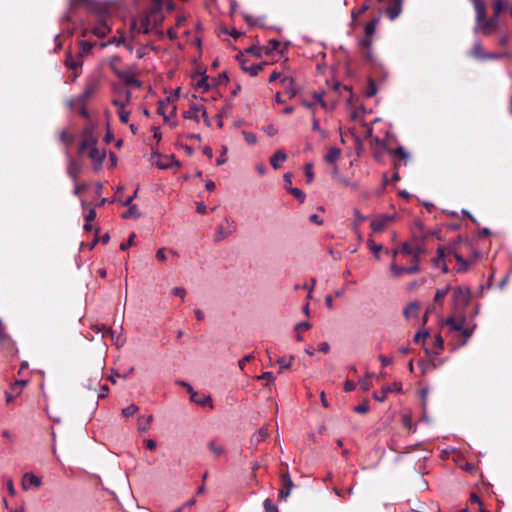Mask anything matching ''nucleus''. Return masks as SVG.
Masks as SVG:
<instances>
[{
	"instance_id": "obj_2",
	"label": "nucleus",
	"mask_w": 512,
	"mask_h": 512,
	"mask_svg": "<svg viewBox=\"0 0 512 512\" xmlns=\"http://www.w3.org/2000/svg\"><path fill=\"white\" fill-rule=\"evenodd\" d=\"M471 291L467 287L457 286L453 288L452 300L455 314H463L465 308L470 303Z\"/></svg>"
},
{
	"instance_id": "obj_58",
	"label": "nucleus",
	"mask_w": 512,
	"mask_h": 512,
	"mask_svg": "<svg viewBox=\"0 0 512 512\" xmlns=\"http://www.w3.org/2000/svg\"><path fill=\"white\" fill-rule=\"evenodd\" d=\"M265 512H278L277 507L272 503L270 499L264 501Z\"/></svg>"
},
{
	"instance_id": "obj_18",
	"label": "nucleus",
	"mask_w": 512,
	"mask_h": 512,
	"mask_svg": "<svg viewBox=\"0 0 512 512\" xmlns=\"http://www.w3.org/2000/svg\"><path fill=\"white\" fill-rule=\"evenodd\" d=\"M30 485L39 487L41 485V479L32 473H25L23 476L22 487L24 490H28Z\"/></svg>"
},
{
	"instance_id": "obj_9",
	"label": "nucleus",
	"mask_w": 512,
	"mask_h": 512,
	"mask_svg": "<svg viewBox=\"0 0 512 512\" xmlns=\"http://www.w3.org/2000/svg\"><path fill=\"white\" fill-rule=\"evenodd\" d=\"M281 482H282V488L279 490L278 497L280 499H285L290 495L291 490L294 487V483L291 480V477L288 472L282 473Z\"/></svg>"
},
{
	"instance_id": "obj_22",
	"label": "nucleus",
	"mask_w": 512,
	"mask_h": 512,
	"mask_svg": "<svg viewBox=\"0 0 512 512\" xmlns=\"http://www.w3.org/2000/svg\"><path fill=\"white\" fill-rule=\"evenodd\" d=\"M202 109V105H198L196 103H191L189 106V109L183 113L184 118L191 119L195 121H199L198 114L200 113V110Z\"/></svg>"
},
{
	"instance_id": "obj_52",
	"label": "nucleus",
	"mask_w": 512,
	"mask_h": 512,
	"mask_svg": "<svg viewBox=\"0 0 512 512\" xmlns=\"http://www.w3.org/2000/svg\"><path fill=\"white\" fill-rule=\"evenodd\" d=\"M256 379L267 381L266 385H268L269 383H273L275 381V377L272 372H264L260 376H257Z\"/></svg>"
},
{
	"instance_id": "obj_54",
	"label": "nucleus",
	"mask_w": 512,
	"mask_h": 512,
	"mask_svg": "<svg viewBox=\"0 0 512 512\" xmlns=\"http://www.w3.org/2000/svg\"><path fill=\"white\" fill-rule=\"evenodd\" d=\"M247 53L253 54L256 57L260 58L264 53V47H250L246 50Z\"/></svg>"
},
{
	"instance_id": "obj_60",
	"label": "nucleus",
	"mask_w": 512,
	"mask_h": 512,
	"mask_svg": "<svg viewBox=\"0 0 512 512\" xmlns=\"http://www.w3.org/2000/svg\"><path fill=\"white\" fill-rule=\"evenodd\" d=\"M252 359H254V355L253 354H249V355H246L244 356L241 360H239L238 362V366L239 368L243 371L244 368H245V365L247 364V362L251 361Z\"/></svg>"
},
{
	"instance_id": "obj_15",
	"label": "nucleus",
	"mask_w": 512,
	"mask_h": 512,
	"mask_svg": "<svg viewBox=\"0 0 512 512\" xmlns=\"http://www.w3.org/2000/svg\"><path fill=\"white\" fill-rule=\"evenodd\" d=\"M89 158L92 159V161L95 164V169H99L102 166V163L105 159V153L100 152L99 149L96 147H92L87 150Z\"/></svg>"
},
{
	"instance_id": "obj_51",
	"label": "nucleus",
	"mask_w": 512,
	"mask_h": 512,
	"mask_svg": "<svg viewBox=\"0 0 512 512\" xmlns=\"http://www.w3.org/2000/svg\"><path fill=\"white\" fill-rule=\"evenodd\" d=\"M135 238H136L135 233H132V234L129 236V238H128V240H127L126 242H122V243L120 244V249H121V250H123V251H125V250H127L129 247L133 246V245H134V240H135Z\"/></svg>"
},
{
	"instance_id": "obj_5",
	"label": "nucleus",
	"mask_w": 512,
	"mask_h": 512,
	"mask_svg": "<svg viewBox=\"0 0 512 512\" xmlns=\"http://www.w3.org/2000/svg\"><path fill=\"white\" fill-rule=\"evenodd\" d=\"M158 11L151 10L148 14L141 16L138 20L131 22V30L137 29L139 33L148 34L152 30V17H157Z\"/></svg>"
},
{
	"instance_id": "obj_24",
	"label": "nucleus",
	"mask_w": 512,
	"mask_h": 512,
	"mask_svg": "<svg viewBox=\"0 0 512 512\" xmlns=\"http://www.w3.org/2000/svg\"><path fill=\"white\" fill-rule=\"evenodd\" d=\"M287 159V155L283 150H277L270 158V164L274 169L280 168V162H284Z\"/></svg>"
},
{
	"instance_id": "obj_56",
	"label": "nucleus",
	"mask_w": 512,
	"mask_h": 512,
	"mask_svg": "<svg viewBox=\"0 0 512 512\" xmlns=\"http://www.w3.org/2000/svg\"><path fill=\"white\" fill-rule=\"evenodd\" d=\"M118 115H119L120 121L122 123H125V124L128 123L129 116H130V111L125 110V108L119 109L118 110Z\"/></svg>"
},
{
	"instance_id": "obj_12",
	"label": "nucleus",
	"mask_w": 512,
	"mask_h": 512,
	"mask_svg": "<svg viewBox=\"0 0 512 512\" xmlns=\"http://www.w3.org/2000/svg\"><path fill=\"white\" fill-rule=\"evenodd\" d=\"M392 220H393V216L386 215V214L380 215L371 221V229L374 232H381L386 228L388 223H390Z\"/></svg>"
},
{
	"instance_id": "obj_21",
	"label": "nucleus",
	"mask_w": 512,
	"mask_h": 512,
	"mask_svg": "<svg viewBox=\"0 0 512 512\" xmlns=\"http://www.w3.org/2000/svg\"><path fill=\"white\" fill-rule=\"evenodd\" d=\"M360 46L363 49L362 55L367 60H372V52H371V46H372V37L370 36H364V38L360 41Z\"/></svg>"
},
{
	"instance_id": "obj_28",
	"label": "nucleus",
	"mask_w": 512,
	"mask_h": 512,
	"mask_svg": "<svg viewBox=\"0 0 512 512\" xmlns=\"http://www.w3.org/2000/svg\"><path fill=\"white\" fill-rule=\"evenodd\" d=\"M153 421L152 415H143L138 419V430L147 431Z\"/></svg>"
},
{
	"instance_id": "obj_20",
	"label": "nucleus",
	"mask_w": 512,
	"mask_h": 512,
	"mask_svg": "<svg viewBox=\"0 0 512 512\" xmlns=\"http://www.w3.org/2000/svg\"><path fill=\"white\" fill-rule=\"evenodd\" d=\"M451 257L454 258L457 261V267L455 268L458 273H463L467 271L468 267L470 266L471 262L464 259L461 255H459L454 249L451 254Z\"/></svg>"
},
{
	"instance_id": "obj_36",
	"label": "nucleus",
	"mask_w": 512,
	"mask_h": 512,
	"mask_svg": "<svg viewBox=\"0 0 512 512\" xmlns=\"http://www.w3.org/2000/svg\"><path fill=\"white\" fill-rule=\"evenodd\" d=\"M80 170V165L75 161H71L68 167V175L75 180L78 177Z\"/></svg>"
},
{
	"instance_id": "obj_37",
	"label": "nucleus",
	"mask_w": 512,
	"mask_h": 512,
	"mask_svg": "<svg viewBox=\"0 0 512 512\" xmlns=\"http://www.w3.org/2000/svg\"><path fill=\"white\" fill-rule=\"evenodd\" d=\"M280 41L276 39H271L266 46H264V54H270L273 51H277L280 47Z\"/></svg>"
},
{
	"instance_id": "obj_7",
	"label": "nucleus",
	"mask_w": 512,
	"mask_h": 512,
	"mask_svg": "<svg viewBox=\"0 0 512 512\" xmlns=\"http://www.w3.org/2000/svg\"><path fill=\"white\" fill-rule=\"evenodd\" d=\"M97 138L93 135L90 130H86L83 135V140L79 146V154H84L92 147L97 146Z\"/></svg>"
},
{
	"instance_id": "obj_13",
	"label": "nucleus",
	"mask_w": 512,
	"mask_h": 512,
	"mask_svg": "<svg viewBox=\"0 0 512 512\" xmlns=\"http://www.w3.org/2000/svg\"><path fill=\"white\" fill-rule=\"evenodd\" d=\"M236 59L239 61V63L241 64V68L243 71L249 73L251 76H256L258 75V73L263 70V67L266 65V62H262V63H258V64H253L249 67H244V53H239L237 56H236Z\"/></svg>"
},
{
	"instance_id": "obj_62",
	"label": "nucleus",
	"mask_w": 512,
	"mask_h": 512,
	"mask_svg": "<svg viewBox=\"0 0 512 512\" xmlns=\"http://www.w3.org/2000/svg\"><path fill=\"white\" fill-rule=\"evenodd\" d=\"M413 248H414V253H413L414 260H415V262H419V257L421 254H423L425 252V249H424V247H422L420 245H416Z\"/></svg>"
},
{
	"instance_id": "obj_55",
	"label": "nucleus",
	"mask_w": 512,
	"mask_h": 512,
	"mask_svg": "<svg viewBox=\"0 0 512 512\" xmlns=\"http://www.w3.org/2000/svg\"><path fill=\"white\" fill-rule=\"evenodd\" d=\"M369 249L375 254L376 257H379V252L382 250V245H377L373 240L368 241Z\"/></svg>"
},
{
	"instance_id": "obj_42",
	"label": "nucleus",
	"mask_w": 512,
	"mask_h": 512,
	"mask_svg": "<svg viewBox=\"0 0 512 512\" xmlns=\"http://www.w3.org/2000/svg\"><path fill=\"white\" fill-rule=\"evenodd\" d=\"M392 273L396 276V277H401L403 274H407V268L406 267H403V266H399L397 265L395 262H393L391 264V267H390Z\"/></svg>"
},
{
	"instance_id": "obj_40",
	"label": "nucleus",
	"mask_w": 512,
	"mask_h": 512,
	"mask_svg": "<svg viewBox=\"0 0 512 512\" xmlns=\"http://www.w3.org/2000/svg\"><path fill=\"white\" fill-rule=\"evenodd\" d=\"M95 330L97 332H102V336L104 338L109 336L113 340L115 332L111 328H107L105 325H95Z\"/></svg>"
},
{
	"instance_id": "obj_30",
	"label": "nucleus",
	"mask_w": 512,
	"mask_h": 512,
	"mask_svg": "<svg viewBox=\"0 0 512 512\" xmlns=\"http://www.w3.org/2000/svg\"><path fill=\"white\" fill-rule=\"evenodd\" d=\"M492 7L493 16L498 19L500 14L507 8V3L504 0H494Z\"/></svg>"
},
{
	"instance_id": "obj_32",
	"label": "nucleus",
	"mask_w": 512,
	"mask_h": 512,
	"mask_svg": "<svg viewBox=\"0 0 512 512\" xmlns=\"http://www.w3.org/2000/svg\"><path fill=\"white\" fill-rule=\"evenodd\" d=\"M418 310L419 304L417 302H412L404 309V316L407 319L411 317H417Z\"/></svg>"
},
{
	"instance_id": "obj_44",
	"label": "nucleus",
	"mask_w": 512,
	"mask_h": 512,
	"mask_svg": "<svg viewBox=\"0 0 512 512\" xmlns=\"http://www.w3.org/2000/svg\"><path fill=\"white\" fill-rule=\"evenodd\" d=\"M60 140L66 145L70 146L74 141V136L68 131H62L60 133Z\"/></svg>"
},
{
	"instance_id": "obj_63",
	"label": "nucleus",
	"mask_w": 512,
	"mask_h": 512,
	"mask_svg": "<svg viewBox=\"0 0 512 512\" xmlns=\"http://www.w3.org/2000/svg\"><path fill=\"white\" fill-rule=\"evenodd\" d=\"M470 501H471V504L476 503V504H478L480 506V508H479L480 512H485L484 509L482 508L481 499L479 498V496L476 493H472L471 494Z\"/></svg>"
},
{
	"instance_id": "obj_48",
	"label": "nucleus",
	"mask_w": 512,
	"mask_h": 512,
	"mask_svg": "<svg viewBox=\"0 0 512 512\" xmlns=\"http://www.w3.org/2000/svg\"><path fill=\"white\" fill-rule=\"evenodd\" d=\"M243 136H244V139L245 141L250 144V145H254L256 144L257 142V137L254 133L252 132H249V131H243L242 132Z\"/></svg>"
},
{
	"instance_id": "obj_1",
	"label": "nucleus",
	"mask_w": 512,
	"mask_h": 512,
	"mask_svg": "<svg viewBox=\"0 0 512 512\" xmlns=\"http://www.w3.org/2000/svg\"><path fill=\"white\" fill-rule=\"evenodd\" d=\"M472 2L475 9L474 32H480L485 36L496 32L499 27V20L494 16L487 18L484 0H472Z\"/></svg>"
},
{
	"instance_id": "obj_34",
	"label": "nucleus",
	"mask_w": 512,
	"mask_h": 512,
	"mask_svg": "<svg viewBox=\"0 0 512 512\" xmlns=\"http://www.w3.org/2000/svg\"><path fill=\"white\" fill-rule=\"evenodd\" d=\"M379 23V19L378 18H374L372 19L371 21H369L366 26H365V35L366 36H370V37H373L375 31H376V27Z\"/></svg>"
},
{
	"instance_id": "obj_23",
	"label": "nucleus",
	"mask_w": 512,
	"mask_h": 512,
	"mask_svg": "<svg viewBox=\"0 0 512 512\" xmlns=\"http://www.w3.org/2000/svg\"><path fill=\"white\" fill-rule=\"evenodd\" d=\"M190 400L191 402L197 404V405H200V406H205V405H211V397L210 396H206V395H200L198 394L196 391H194L193 393L190 394Z\"/></svg>"
},
{
	"instance_id": "obj_47",
	"label": "nucleus",
	"mask_w": 512,
	"mask_h": 512,
	"mask_svg": "<svg viewBox=\"0 0 512 512\" xmlns=\"http://www.w3.org/2000/svg\"><path fill=\"white\" fill-rule=\"evenodd\" d=\"M138 410H139V408L137 405L131 404L122 410V414L125 417H130V416L134 415Z\"/></svg>"
},
{
	"instance_id": "obj_38",
	"label": "nucleus",
	"mask_w": 512,
	"mask_h": 512,
	"mask_svg": "<svg viewBox=\"0 0 512 512\" xmlns=\"http://www.w3.org/2000/svg\"><path fill=\"white\" fill-rule=\"evenodd\" d=\"M208 448L210 449V451L213 452V454L216 457L221 456L225 452V448L223 446H221V445H217L214 441H210L208 443Z\"/></svg>"
},
{
	"instance_id": "obj_46",
	"label": "nucleus",
	"mask_w": 512,
	"mask_h": 512,
	"mask_svg": "<svg viewBox=\"0 0 512 512\" xmlns=\"http://www.w3.org/2000/svg\"><path fill=\"white\" fill-rule=\"evenodd\" d=\"M93 48V44L91 42H88V41H82L80 43V52L79 54H81V57L84 55V54H87L89 53Z\"/></svg>"
},
{
	"instance_id": "obj_8",
	"label": "nucleus",
	"mask_w": 512,
	"mask_h": 512,
	"mask_svg": "<svg viewBox=\"0 0 512 512\" xmlns=\"http://www.w3.org/2000/svg\"><path fill=\"white\" fill-rule=\"evenodd\" d=\"M115 75L121 79L126 86L141 87L142 83L135 78L130 70H115Z\"/></svg>"
},
{
	"instance_id": "obj_27",
	"label": "nucleus",
	"mask_w": 512,
	"mask_h": 512,
	"mask_svg": "<svg viewBox=\"0 0 512 512\" xmlns=\"http://www.w3.org/2000/svg\"><path fill=\"white\" fill-rule=\"evenodd\" d=\"M393 390H395V391H398V392H399V391H401V387H400V386H398V385H396V384H395L393 387H392V386H386V387H383V388L381 389L380 394L374 393L373 397H374V399H376L377 401H379V402H383V401L386 399L387 394H388L389 392L393 391Z\"/></svg>"
},
{
	"instance_id": "obj_50",
	"label": "nucleus",
	"mask_w": 512,
	"mask_h": 512,
	"mask_svg": "<svg viewBox=\"0 0 512 512\" xmlns=\"http://www.w3.org/2000/svg\"><path fill=\"white\" fill-rule=\"evenodd\" d=\"M376 93H377L376 84L374 83L373 80H370L367 90H366V93H365L366 97H368V98L373 97L376 95Z\"/></svg>"
},
{
	"instance_id": "obj_10",
	"label": "nucleus",
	"mask_w": 512,
	"mask_h": 512,
	"mask_svg": "<svg viewBox=\"0 0 512 512\" xmlns=\"http://www.w3.org/2000/svg\"><path fill=\"white\" fill-rule=\"evenodd\" d=\"M155 163L160 169H168V168H173V167H176L178 169L181 165L180 162L175 158L174 155H171V156L158 155V158Z\"/></svg>"
},
{
	"instance_id": "obj_39",
	"label": "nucleus",
	"mask_w": 512,
	"mask_h": 512,
	"mask_svg": "<svg viewBox=\"0 0 512 512\" xmlns=\"http://www.w3.org/2000/svg\"><path fill=\"white\" fill-rule=\"evenodd\" d=\"M128 207H129V209L122 215L123 218H138V217H140V212L136 205L131 204Z\"/></svg>"
},
{
	"instance_id": "obj_19",
	"label": "nucleus",
	"mask_w": 512,
	"mask_h": 512,
	"mask_svg": "<svg viewBox=\"0 0 512 512\" xmlns=\"http://www.w3.org/2000/svg\"><path fill=\"white\" fill-rule=\"evenodd\" d=\"M83 64L81 54L74 57L70 52L66 54L65 66L69 69L75 70Z\"/></svg>"
},
{
	"instance_id": "obj_33",
	"label": "nucleus",
	"mask_w": 512,
	"mask_h": 512,
	"mask_svg": "<svg viewBox=\"0 0 512 512\" xmlns=\"http://www.w3.org/2000/svg\"><path fill=\"white\" fill-rule=\"evenodd\" d=\"M470 55L476 59L483 60L485 51L479 42H476L470 52Z\"/></svg>"
},
{
	"instance_id": "obj_3",
	"label": "nucleus",
	"mask_w": 512,
	"mask_h": 512,
	"mask_svg": "<svg viewBox=\"0 0 512 512\" xmlns=\"http://www.w3.org/2000/svg\"><path fill=\"white\" fill-rule=\"evenodd\" d=\"M237 230V224L236 222L229 218L225 217L224 220L218 225L215 235H214V241L220 242L224 239H226L228 236L235 233Z\"/></svg>"
},
{
	"instance_id": "obj_29",
	"label": "nucleus",
	"mask_w": 512,
	"mask_h": 512,
	"mask_svg": "<svg viewBox=\"0 0 512 512\" xmlns=\"http://www.w3.org/2000/svg\"><path fill=\"white\" fill-rule=\"evenodd\" d=\"M268 437V431L266 428H260L256 433H254L251 437V443L258 445L262 441H264Z\"/></svg>"
},
{
	"instance_id": "obj_41",
	"label": "nucleus",
	"mask_w": 512,
	"mask_h": 512,
	"mask_svg": "<svg viewBox=\"0 0 512 512\" xmlns=\"http://www.w3.org/2000/svg\"><path fill=\"white\" fill-rule=\"evenodd\" d=\"M294 361V357L293 356H290V357H282L280 358L277 362L280 366V372H282L283 369H287L289 368L292 363Z\"/></svg>"
},
{
	"instance_id": "obj_49",
	"label": "nucleus",
	"mask_w": 512,
	"mask_h": 512,
	"mask_svg": "<svg viewBox=\"0 0 512 512\" xmlns=\"http://www.w3.org/2000/svg\"><path fill=\"white\" fill-rule=\"evenodd\" d=\"M399 249H400L401 254L406 255V256H408V255L413 256L414 248L409 243H403Z\"/></svg>"
},
{
	"instance_id": "obj_16",
	"label": "nucleus",
	"mask_w": 512,
	"mask_h": 512,
	"mask_svg": "<svg viewBox=\"0 0 512 512\" xmlns=\"http://www.w3.org/2000/svg\"><path fill=\"white\" fill-rule=\"evenodd\" d=\"M100 85V80L98 78H89L85 84L84 92L92 98L99 91Z\"/></svg>"
},
{
	"instance_id": "obj_57",
	"label": "nucleus",
	"mask_w": 512,
	"mask_h": 512,
	"mask_svg": "<svg viewBox=\"0 0 512 512\" xmlns=\"http://www.w3.org/2000/svg\"><path fill=\"white\" fill-rule=\"evenodd\" d=\"M312 168H313V165L311 163H307L305 165V175H306L307 181L309 183L312 182L314 179V174L312 172Z\"/></svg>"
},
{
	"instance_id": "obj_25",
	"label": "nucleus",
	"mask_w": 512,
	"mask_h": 512,
	"mask_svg": "<svg viewBox=\"0 0 512 512\" xmlns=\"http://www.w3.org/2000/svg\"><path fill=\"white\" fill-rule=\"evenodd\" d=\"M90 96L86 95L83 91L80 95L75 98H71L68 100V105L70 108H76L77 106L84 105L86 106L87 102L90 100Z\"/></svg>"
},
{
	"instance_id": "obj_26",
	"label": "nucleus",
	"mask_w": 512,
	"mask_h": 512,
	"mask_svg": "<svg viewBox=\"0 0 512 512\" xmlns=\"http://www.w3.org/2000/svg\"><path fill=\"white\" fill-rule=\"evenodd\" d=\"M71 8H75L80 4H83L86 6V8L90 11H96L98 7H100L99 4L93 2L92 0H69Z\"/></svg>"
},
{
	"instance_id": "obj_59",
	"label": "nucleus",
	"mask_w": 512,
	"mask_h": 512,
	"mask_svg": "<svg viewBox=\"0 0 512 512\" xmlns=\"http://www.w3.org/2000/svg\"><path fill=\"white\" fill-rule=\"evenodd\" d=\"M171 293L175 296L180 297L182 300H184L186 296V290L182 287H175L171 290Z\"/></svg>"
},
{
	"instance_id": "obj_11",
	"label": "nucleus",
	"mask_w": 512,
	"mask_h": 512,
	"mask_svg": "<svg viewBox=\"0 0 512 512\" xmlns=\"http://www.w3.org/2000/svg\"><path fill=\"white\" fill-rule=\"evenodd\" d=\"M388 153L390 155H392L393 157L397 158L399 161V162L395 161V163H394V168L396 170H398L400 168L402 161L406 165V163L408 162V160L410 158L409 154L405 151V149L402 146H399L396 149L390 148V149H388Z\"/></svg>"
},
{
	"instance_id": "obj_14",
	"label": "nucleus",
	"mask_w": 512,
	"mask_h": 512,
	"mask_svg": "<svg viewBox=\"0 0 512 512\" xmlns=\"http://www.w3.org/2000/svg\"><path fill=\"white\" fill-rule=\"evenodd\" d=\"M403 0H389L387 15L391 20L396 19L402 12Z\"/></svg>"
},
{
	"instance_id": "obj_35",
	"label": "nucleus",
	"mask_w": 512,
	"mask_h": 512,
	"mask_svg": "<svg viewBox=\"0 0 512 512\" xmlns=\"http://www.w3.org/2000/svg\"><path fill=\"white\" fill-rule=\"evenodd\" d=\"M449 290H450V286L449 285L446 286L443 289H438L436 291V293H435V296H434L435 303L442 305L443 301H444V298L448 294Z\"/></svg>"
},
{
	"instance_id": "obj_17",
	"label": "nucleus",
	"mask_w": 512,
	"mask_h": 512,
	"mask_svg": "<svg viewBox=\"0 0 512 512\" xmlns=\"http://www.w3.org/2000/svg\"><path fill=\"white\" fill-rule=\"evenodd\" d=\"M458 315L460 317L459 321H456V319L453 316H451L446 319L445 325L448 326L451 330L461 332L462 329L464 328L466 319L464 313Z\"/></svg>"
},
{
	"instance_id": "obj_64",
	"label": "nucleus",
	"mask_w": 512,
	"mask_h": 512,
	"mask_svg": "<svg viewBox=\"0 0 512 512\" xmlns=\"http://www.w3.org/2000/svg\"><path fill=\"white\" fill-rule=\"evenodd\" d=\"M119 62H120V57H118V56H113L110 59L109 66H110V69L113 71L114 74H115V70H119L118 67H117V64Z\"/></svg>"
},
{
	"instance_id": "obj_45",
	"label": "nucleus",
	"mask_w": 512,
	"mask_h": 512,
	"mask_svg": "<svg viewBox=\"0 0 512 512\" xmlns=\"http://www.w3.org/2000/svg\"><path fill=\"white\" fill-rule=\"evenodd\" d=\"M196 87L199 89H202L203 92L208 91L210 89V84L208 83V77L203 76L202 78H200L198 80V82L196 83Z\"/></svg>"
},
{
	"instance_id": "obj_4",
	"label": "nucleus",
	"mask_w": 512,
	"mask_h": 512,
	"mask_svg": "<svg viewBox=\"0 0 512 512\" xmlns=\"http://www.w3.org/2000/svg\"><path fill=\"white\" fill-rule=\"evenodd\" d=\"M94 12L97 14L98 19L97 25L92 29V33L99 38H103L111 31V28L106 22V9L100 6Z\"/></svg>"
},
{
	"instance_id": "obj_43",
	"label": "nucleus",
	"mask_w": 512,
	"mask_h": 512,
	"mask_svg": "<svg viewBox=\"0 0 512 512\" xmlns=\"http://www.w3.org/2000/svg\"><path fill=\"white\" fill-rule=\"evenodd\" d=\"M288 192L292 194L296 199H298L301 203H303L306 198L305 193L299 188H288Z\"/></svg>"
},
{
	"instance_id": "obj_6",
	"label": "nucleus",
	"mask_w": 512,
	"mask_h": 512,
	"mask_svg": "<svg viewBox=\"0 0 512 512\" xmlns=\"http://www.w3.org/2000/svg\"><path fill=\"white\" fill-rule=\"evenodd\" d=\"M452 247H439L437 257L433 259L434 266L440 268L444 273H448V262L451 261Z\"/></svg>"
},
{
	"instance_id": "obj_53",
	"label": "nucleus",
	"mask_w": 512,
	"mask_h": 512,
	"mask_svg": "<svg viewBox=\"0 0 512 512\" xmlns=\"http://www.w3.org/2000/svg\"><path fill=\"white\" fill-rule=\"evenodd\" d=\"M369 409H370L369 403L367 401H365V402L355 406L353 410L357 413L364 414V413L368 412Z\"/></svg>"
},
{
	"instance_id": "obj_61",
	"label": "nucleus",
	"mask_w": 512,
	"mask_h": 512,
	"mask_svg": "<svg viewBox=\"0 0 512 512\" xmlns=\"http://www.w3.org/2000/svg\"><path fill=\"white\" fill-rule=\"evenodd\" d=\"M371 375H369L367 378L360 380V386L363 391H368L371 388Z\"/></svg>"
},
{
	"instance_id": "obj_31",
	"label": "nucleus",
	"mask_w": 512,
	"mask_h": 512,
	"mask_svg": "<svg viewBox=\"0 0 512 512\" xmlns=\"http://www.w3.org/2000/svg\"><path fill=\"white\" fill-rule=\"evenodd\" d=\"M341 155V150L337 147H331L325 155V161L328 163H335Z\"/></svg>"
}]
</instances>
